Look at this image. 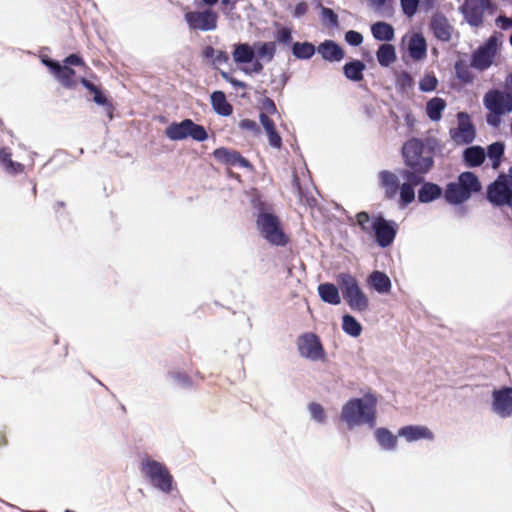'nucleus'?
Masks as SVG:
<instances>
[{"instance_id": "obj_1", "label": "nucleus", "mask_w": 512, "mask_h": 512, "mask_svg": "<svg viewBox=\"0 0 512 512\" xmlns=\"http://www.w3.org/2000/svg\"><path fill=\"white\" fill-rule=\"evenodd\" d=\"M404 168L399 171L404 180L400 188V202L407 206L415 199L414 188L420 185L432 169L434 160L424 142L418 138L407 140L402 146Z\"/></svg>"}, {"instance_id": "obj_2", "label": "nucleus", "mask_w": 512, "mask_h": 512, "mask_svg": "<svg viewBox=\"0 0 512 512\" xmlns=\"http://www.w3.org/2000/svg\"><path fill=\"white\" fill-rule=\"evenodd\" d=\"M377 399L372 394H366L363 398L350 399L342 407L341 418L349 428L368 424L373 427L376 422Z\"/></svg>"}, {"instance_id": "obj_3", "label": "nucleus", "mask_w": 512, "mask_h": 512, "mask_svg": "<svg viewBox=\"0 0 512 512\" xmlns=\"http://www.w3.org/2000/svg\"><path fill=\"white\" fill-rule=\"evenodd\" d=\"M481 189V182L477 175L465 171L458 176L456 182L446 185L444 199L451 205H459L469 200L473 193H478Z\"/></svg>"}, {"instance_id": "obj_4", "label": "nucleus", "mask_w": 512, "mask_h": 512, "mask_svg": "<svg viewBox=\"0 0 512 512\" xmlns=\"http://www.w3.org/2000/svg\"><path fill=\"white\" fill-rule=\"evenodd\" d=\"M140 470L154 488L166 494L172 491L173 476L163 463L147 458L141 461Z\"/></svg>"}, {"instance_id": "obj_5", "label": "nucleus", "mask_w": 512, "mask_h": 512, "mask_svg": "<svg viewBox=\"0 0 512 512\" xmlns=\"http://www.w3.org/2000/svg\"><path fill=\"white\" fill-rule=\"evenodd\" d=\"M256 224L262 237L270 244L285 246L289 242V238L284 233L281 222L276 215L266 212L259 213Z\"/></svg>"}, {"instance_id": "obj_6", "label": "nucleus", "mask_w": 512, "mask_h": 512, "mask_svg": "<svg viewBox=\"0 0 512 512\" xmlns=\"http://www.w3.org/2000/svg\"><path fill=\"white\" fill-rule=\"evenodd\" d=\"M337 280L341 286L343 297L350 308L359 312L365 311L368 308L369 301L360 289L356 278L348 273H341Z\"/></svg>"}, {"instance_id": "obj_7", "label": "nucleus", "mask_w": 512, "mask_h": 512, "mask_svg": "<svg viewBox=\"0 0 512 512\" xmlns=\"http://www.w3.org/2000/svg\"><path fill=\"white\" fill-rule=\"evenodd\" d=\"M166 136L171 140H183L191 137L195 141H205L208 138L206 129L191 119L171 123L165 130Z\"/></svg>"}, {"instance_id": "obj_8", "label": "nucleus", "mask_w": 512, "mask_h": 512, "mask_svg": "<svg viewBox=\"0 0 512 512\" xmlns=\"http://www.w3.org/2000/svg\"><path fill=\"white\" fill-rule=\"evenodd\" d=\"M487 199L494 206H508L512 209V184L505 174H500L487 187Z\"/></svg>"}, {"instance_id": "obj_9", "label": "nucleus", "mask_w": 512, "mask_h": 512, "mask_svg": "<svg viewBox=\"0 0 512 512\" xmlns=\"http://www.w3.org/2000/svg\"><path fill=\"white\" fill-rule=\"evenodd\" d=\"M184 19L191 30L212 31L217 28L218 14L208 8L203 11H189Z\"/></svg>"}, {"instance_id": "obj_10", "label": "nucleus", "mask_w": 512, "mask_h": 512, "mask_svg": "<svg viewBox=\"0 0 512 512\" xmlns=\"http://www.w3.org/2000/svg\"><path fill=\"white\" fill-rule=\"evenodd\" d=\"M299 354L312 361L324 360L325 350L319 339L314 333H304L297 340Z\"/></svg>"}, {"instance_id": "obj_11", "label": "nucleus", "mask_w": 512, "mask_h": 512, "mask_svg": "<svg viewBox=\"0 0 512 512\" xmlns=\"http://www.w3.org/2000/svg\"><path fill=\"white\" fill-rule=\"evenodd\" d=\"M497 43L498 39L495 36L489 37L483 45L473 52L470 66L480 71L488 69L496 55Z\"/></svg>"}, {"instance_id": "obj_12", "label": "nucleus", "mask_w": 512, "mask_h": 512, "mask_svg": "<svg viewBox=\"0 0 512 512\" xmlns=\"http://www.w3.org/2000/svg\"><path fill=\"white\" fill-rule=\"evenodd\" d=\"M372 228L377 244L380 247L390 246L397 234V224L377 215L372 219Z\"/></svg>"}, {"instance_id": "obj_13", "label": "nucleus", "mask_w": 512, "mask_h": 512, "mask_svg": "<svg viewBox=\"0 0 512 512\" xmlns=\"http://www.w3.org/2000/svg\"><path fill=\"white\" fill-rule=\"evenodd\" d=\"M457 118L458 127L450 130V136L457 144H470L476 136L471 118L466 112H459Z\"/></svg>"}, {"instance_id": "obj_14", "label": "nucleus", "mask_w": 512, "mask_h": 512, "mask_svg": "<svg viewBox=\"0 0 512 512\" xmlns=\"http://www.w3.org/2000/svg\"><path fill=\"white\" fill-rule=\"evenodd\" d=\"M490 5V0H465L462 12L471 26L479 27L483 24L484 12Z\"/></svg>"}, {"instance_id": "obj_15", "label": "nucleus", "mask_w": 512, "mask_h": 512, "mask_svg": "<svg viewBox=\"0 0 512 512\" xmlns=\"http://www.w3.org/2000/svg\"><path fill=\"white\" fill-rule=\"evenodd\" d=\"M484 105L494 114H504L512 111V96H505L499 90L488 91L484 96Z\"/></svg>"}, {"instance_id": "obj_16", "label": "nucleus", "mask_w": 512, "mask_h": 512, "mask_svg": "<svg viewBox=\"0 0 512 512\" xmlns=\"http://www.w3.org/2000/svg\"><path fill=\"white\" fill-rule=\"evenodd\" d=\"M492 407L496 414L507 418L512 414V388L504 387L493 391Z\"/></svg>"}, {"instance_id": "obj_17", "label": "nucleus", "mask_w": 512, "mask_h": 512, "mask_svg": "<svg viewBox=\"0 0 512 512\" xmlns=\"http://www.w3.org/2000/svg\"><path fill=\"white\" fill-rule=\"evenodd\" d=\"M44 63L50 68L55 78L63 87L74 89L77 86V80H75L76 73L74 69L65 64L61 65L59 62L53 60H46Z\"/></svg>"}, {"instance_id": "obj_18", "label": "nucleus", "mask_w": 512, "mask_h": 512, "mask_svg": "<svg viewBox=\"0 0 512 512\" xmlns=\"http://www.w3.org/2000/svg\"><path fill=\"white\" fill-rule=\"evenodd\" d=\"M430 29L438 40L442 42L451 40L453 27L442 13L437 12L432 16Z\"/></svg>"}, {"instance_id": "obj_19", "label": "nucleus", "mask_w": 512, "mask_h": 512, "mask_svg": "<svg viewBox=\"0 0 512 512\" xmlns=\"http://www.w3.org/2000/svg\"><path fill=\"white\" fill-rule=\"evenodd\" d=\"M213 156L219 162L230 166H240L245 168L251 167L250 162L235 150H230L224 147L217 148L214 150Z\"/></svg>"}, {"instance_id": "obj_20", "label": "nucleus", "mask_w": 512, "mask_h": 512, "mask_svg": "<svg viewBox=\"0 0 512 512\" xmlns=\"http://www.w3.org/2000/svg\"><path fill=\"white\" fill-rule=\"evenodd\" d=\"M380 185L384 190V195L387 199H393L397 193L400 194L401 185L399 184L398 176L388 170L379 172Z\"/></svg>"}, {"instance_id": "obj_21", "label": "nucleus", "mask_w": 512, "mask_h": 512, "mask_svg": "<svg viewBox=\"0 0 512 512\" xmlns=\"http://www.w3.org/2000/svg\"><path fill=\"white\" fill-rule=\"evenodd\" d=\"M318 53L328 62H339L345 57V52L340 45L333 40H325L318 48Z\"/></svg>"}, {"instance_id": "obj_22", "label": "nucleus", "mask_w": 512, "mask_h": 512, "mask_svg": "<svg viewBox=\"0 0 512 512\" xmlns=\"http://www.w3.org/2000/svg\"><path fill=\"white\" fill-rule=\"evenodd\" d=\"M80 83L93 94V101L96 104L106 108L109 118L112 119L114 110L113 104L108 100L101 89L85 77L80 78Z\"/></svg>"}, {"instance_id": "obj_23", "label": "nucleus", "mask_w": 512, "mask_h": 512, "mask_svg": "<svg viewBox=\"0 0 512 512\" xmlns=\"http://www.w3.org/2000/svg\"><path fill=\"white\" fill-rule=\"evenodd\" d=\"M398 435L404 437L408 442L417 441L420 439L432 440L433 433L425 426L408 425L402 427L398 431Z\"/></svg>"}, {"instance_id": "obj_24", "label": "nucleus", "mask_w": 512, "mask_h": 512, "mask_svg": "<svg viewBox=\"0 0 512 512\" xmlns=\"http://www.w3.org/2000/svg\"><path fill=\"white\" fill-rule=\"evenodd\" d=\"M0 164L9 175L21 174L25 170V166L22 163L12 160V153L9 148L0 149Z\"/></svg>"}, {"instance_id": "obj_25", "label": "nucleus", "mask_w": 512, "mask_h": 512, "mask_svg": "<svg viewBox=\"0 0 512 512\" xmlns=\"http://www.w3.org/2000/svg\"><path fill=\"white\" fill-rule=\"evenodd\" d=\"M418 190V200L421 203H429L441 197L443 191L441 187L432 182H422Z\"/></svg>"}, {"instance_id": "obj_26", "label": "nucleus", "mask_w": 512, "mask_h": 512, "mask_svg": "<svg viewBox=\"0 0 512 512\" xmlns=\"http://www.w3.org/2000/svg\"><path fill=\"white\" fill-rule=\"evenodd\" d=\"M211 105L214 111L221 116H230L233 113L232 105L227 101L222 91H214L211 94Z\"/></svg>"}, {"instance_id": "obj_27", "label": "nucleus", "mask_w": 512, "mask_h": 512, "mask_svg": "<svg viewBox=\"0 0 512 512\" xmlns=\"http://www.w3.org/2000/svg\"><path fill=\"white\" fill-rule=\"evenodd\" d=\"M368 282L372 288L379 293H389L391 291L390 278L381 271H373L368 278Z\"/></svg>"}, {"instance_id": "obj_28", "label": "nucleus", "mask_w": 512, "mask_h": 512, "mask_svg": "<svg viewBox=\"0 0 512 512\" xmlns=\"http://www.w3.org/2000/svg\"><path fill=\"white\" fill-rule=\"evenodd\" d=\"M485 151L480 146L468 147L463 152V159L468 167H478L485 161Z\"/></svg>"}, {"instance_id": "obj_29", "label": "nucleus", "mask_w": 512, "mask_h": 512, "mask_svg": "<svg viewBox=\"0 0 512 512\" xmlns=\"http://www.w3.org/2000/svg\"><path fill=\"white\" fill-rule=\"evenodd\" d=\"M365 68L366 65L362 61L353 60L343 66V74L353 82H360L364 79L363 72Z\"/></svg>"}, {"instance_id": "obj_30", "label": "nucleus", "mask_w": 512, "mask_h": 512, "mask_svg": "<svg viewBox=\"0 0 512 512\" xmlns=\"http://www.w3.org/2000/svg\"><path fill=\"white\" fill-rule=\"evenodd\" d=\"M409 53L413 59L421 60L426 56L427 44L421 34H414L409 42Z\"/></svg>"}, {"instance_id": "obj_31", "label": "nucleus", "mask_w": 512, "mask_h": 512, "mask_svg": "<svg viewBox=\"0 0 512 512\" xmlns=\"http://www.w3.org/2000/svg\"><path fill=\"white\" fill-rule=\"evenodd\" d=\"M318 293L322 301L332 304L338 305L341 302V298L339 295V291L334 284L324 283L318 286Z\"/></svg>"}, {"instance_id": "obj_32", "label": "nucleus", "mask_w": 512, "mask_h": 512, "mask_svg": "<svg viewBox=\"0 0 512 512\" xmlns=\"http://www.w3.org/2000/svg\"><path fill=\"white\" fill-rule=\"evenodd\" d=\"M371 32L375 39L379 41H391L394 38V28L386 22H376L371 26Z\"/></svg>"}, {"instance_id": "obj_33", "label": "nucleus", "mask_w": 512, "mask_h": 512, "mask_svg": "<svg viewBox=\"0 0 512 512\" xmlns=\"http://www.w3.org/2000/svg\"><path fill=\"white\" fill-rule=\"evenodd\" d=\"M232 56L236 63H250L255 56V52L249 44L240 43L234 46Z\"/></svg>"}, {"instance_id": "obj_34", "label": "nucleus", "mask_w": 512, "mask_h": 512, "mask_svg": "<svg viewBox=\"0 0 512 512\" xmlns=\"http://www.w3.org/2000/svg\"><path fill=\"white\" fill-rule=\"evenodd\" d=\"M446 108V102L444 99L434 97L430 99L426 104L427 116L432 121H439L442 117V112Z\"/></svg>"}, {"instance_id": "obj_35", "label": "nucleus", "mask_w": 512, "mask_h": 512, "mask_svg": "<svg viewBox=\"0 0 512 512\" xmlns=\"http://www.w3.org/2000/svg\"><path fill=\"white\" fill-rule=\"evenodd\" d=\"M376 56L378 63L383 67H387L396 60L395 48L391 44H382L378 48Z\"/></svg>"}, {"instance_id": "obj_36", "label": "nucleus", "mask_w": 512, "mask_h": 512, "mask_svg": "<svg viewBox=\"0 0 512 512\" xmlns=\"http://www.w3.org/2000/svg\"><path fill=\"white\" fill-rule=\"evenodd\" d=\"M375 438L379 445L385 450H393L397 444V438L386 428L375 430Z\"/></svg>"}, {"instance_id": "obj_37", "label": "nucleus", "mask_w": 512, "mask_h": 512, "mask_svg": "<svg viewBox=\"0 0 512 512\" xmlns=\"http://www.w3.org/2000/svg\"><path fill=\"white\" fill-rule=\"evenodd\" d=\"M505 146L502 142L492 143L487 147V155L492 161V168L498 169L501 164V158L504 155Z\"/></svg>"}, {"instance_id": "obj_38", "label": "nucleus", "mask_w": 512, "mask_h": 512, "mask_svg": "<svg viewBox=\"0 0 512 512\" xmlns=\"http://www.w3.org/2000/svg\"><path fill=\"white\" fill-rule=\"evenodd\" d=\"M292 53L298 59H310L315 53V46L309 42H295Z\"/></svg>"}, {"instance_id": "obj_39", "label": "nucleus", "mask_w": 512, "mask_h": 512, "mask_svg": "<svg viewBox=\"0 0 512 512\" xmlns=\"http://www.w3.org/2000/svg\"><path fill=\"white\" fill-rule=\"evenodd\" d=\"M342 329L352 337H358L362 332L361 324L351 315H344L342 318Z\"/></svg>"}, {"instance_id": "obj_40", "label": "nucleus", "mask_w": 512, "mask_h": 512, "mask_svg": "<svg viewBox=\"0 0 512 512\" xmlns=\"http://www.w3.org/2000/svg\"><path fill=\"white\" fill-rule=\"evenodd\" d=\"M257 55L261 59H266L268 62L272 61L276 53V43L275 42H259L255 45Z\"/></svg>"}, {"instance_id": "obj_41", "label": "nucleus", "mask_w": 512, "mask_h": 512, "mask_svg": "<svg viewBox=\"0 0 512 512\" xmlns=\"http://www.w3.org/2000/svg\"><path fill=\"white\" fill-rule=\"evenodd\" d=\"M455 73L457 78L464 84L472 83L474 75L470 71V66L464 60H458L455 63Z\"/></svg>"}, {"instance_id": "obj_42", "label": "nucleus", "mask_w": 512, "mask_h": 512, "mask_svg": "<svg viewBox=\"0 0 512 512\" xmlns=\"http://www.w3.org/2000/svg\"><path fill=\"white\" fill-rule=\"evenodd\" d=\"M356 222L360 226L362 232L366 234H371L373 232L371 218L367 212H358L356 214Z\"/></svg>"}, {"instance_id": "obj_43", "label": "nucleus", "mask_w": 512, "mask_h": 512, "mask_svg": "<svg viewBox=\"0 0 512 512\" xmlns=\"http://www.w3.org/2000/svg\"><path fill=\"white\" fill-rule=\"evenodd\" d=\"M437 85L438 80L434 75H425L419 83V88L423 92H430L434 91Z\"/></svg>"}, {"instance_id": "obj_44", "label": "nucleus", "mask_w": 512, "mask_h": 512, "mask_svg": "<svg viewBox=\"0 0 512 512\" xmlns=\"http://www.w3.org/2000/svg\"><path fill=\"white\" fill-rule=\"evenodd\" d=\"M420 0H400L401 8L407 17H413L418 9Z\"/></svg>"}, {"instance_id": "obj_45", "label": "nucleus", "mask_w": 512, "mask_h": 512, "mask_svg": "<svg viewBox=\"0 0 512 512\" xmlns=\"http://www.w3.org/2000/svg\"><path fill=\"white\" fill-rule=\"evenodd\" d=\"M370 5L374 7L377 11L391 14L393 11V1L392 0H369Z\"/></svg>"}, {"instance_id": "obj_46", "label": "nucleus", "mask_w": 512, "mask_h": 512, "mask_svg": "<svg viewBox=\"0 0 512 512\" xmlns=\"http://www.w3.org/2000/svg\"><path fill=\"white\" fill-rule=\"evenodd\" d=\"M309 411L314 420H316L320 423L324 422L325 411H324V408L322 407V405H320L319 403L313 402L309 405Z\"/></svg>"}, {"instance_id": "obj_47", "label": "nucleus", "mask_w": 512, "mask_h": 512, "mask_svg": "<svg viewBox=\"0 0 512 512\" xmlns=\"http://www.w3.org/2000/svg\"><path fill=\"white\" fill-rule=\"evenodd\" d=\"M275 39L279 43L289 44L292 41V31L290 28L282 27L277 30Z\"/></svg>"}, {"instance_id": "obj_48", "label": "nucleus", "mask_w": 512, "mask_h": 512, "mask_svg": "<svg viewBox=\"0 0 512 512\" xmlns=\"http://www.w3.org/2000/svg\"><path fill=\"white\" fill-rule=\"evenodd\" d=\"M345 40L348 44L352 46H359L363 42V36L361 33L357 31L349 30L345 34Z\"/></svg>"}, {"instance_id": "obj_49", "label": "nucleus", "mask_w": 512, "mask_h": 512, "mask_svg": "<svg viewBox=\"0 0 512 512\" xmlns=\"http://www.w3.org/2000/svg\"><path fill=\"white\" fill-rule=\"evenodd\" d=\"M171 377L182 387L192 386L191 378L184 372H172Z\"/></svg>"}, {"instance_id": "obj_50", "label": "nucleus", "mask_w": 512, "mask_h": 512, "mask_svg": "<svg viewBox=\"0 0 512 512\" xmlns=\"http://www.w3.org/2000/svg\"><path fill=\"white\" fill-rule=\"evenodd\" d=\"M266 133L268 136L269 144L276 149H280L282 147V138L276 129L267 131Z\"/></svg>"}, {"instance_id": "obj_51", "label": "nucleus", "mask_w": 512, "mask_h": 512, "mask_svg": "<svg viewBox=\"0 0 512 512\" xmlns=\"http://www.w3.org/2000/svg\"><path fill=\"white\" fill-rule=\"evenodd\" d=\"M321 14L324 19L329 20L331 25H338V15L331 8L322 7Z\"/></svg>"}, {"instance_id": "obj_52", "label": "nucleus", "mask_w": 512, "mask_h": 512, "mask_svg": "<svg viewBox=\"0 0 512 512\" xmlns=\"http://www.w3.org/2000/svg\"><path fill=\"white\" fill-rule=\"evenodd\" d=\"M63 64H65L69 67L70 66H85L84 60L78 54H70L69 56H67L64 59Z\"/></svg>"}, {"instance_id": "obj_53", "label": "nucleus", "mask_w": 512, "mask_h": 512, "mask_svg": "<svg viewBox=\"0 0 512 512\" xmlns=\"http://www.w3.org/2000/svg\"><path fill=\"white\" fill-rule=\"evenodd\" d=\"M239 127L243 130L259 132L258 124L254 120H251V119H242L239 122Z\"/></svg>"}, {"instance_id": "obj_54", "label": "nucleus", "mask_w": 512, "mask_h": 512, "mask_svg": "<svg viewBox=\"0 0 512 512\" xmlns=\"http://www.w3.org/2000/svg\"><path fill=\"white\" fill-rule=\"evenodd\" d=\"M221 75L222 77L227 81L229 82L231 85H233L234 87L236 88H241V89H246L247 88V84L243 81H240L232 76H230L228 73L226 72H221Z\"/></svg>"}, {"instance_id": "obj_55", "label": "nucleus", "mask_w": 512, "mask_h": 512, "mask_svg": "<svg viewBox=\"0 0 512 512\" xmlns=\"http://www.w3.org/2000/svg\"><path fill=\"white\" fill-rule=\"evenodd\" d=\"M308 9H309L308 4L305 1H301L296 4L294 11H293V16L296 18H300L308 12Z\"/></svg>"}, {"instance_id": "obj_56", "label": "nucleus", "mask_w": 512, "mask_h": 512, "mask_svg": "<svg viewBox=\"0 0 512 512\" xmlns=\"http://www.w3.org/2000/svg\"><path fill=\"white\" fill-rule=\"evenodd\" d=\"M260 122H261V124L264 127L266 132L276 129L273 120L270 119L268 117V115L265 114V113H261L260 114Z\"/></svg>"}, {"instance_id": "obj_57", "label": "nucleus", "mask_w": 512, "mask_h": 512, "mask_svg": "<svg viewBox=\"0 0 512 512\" xmlns=\"http://www.w3.org/2000/svg\"><path fill=\"white\" fill-rule=\"evenodd\" d=\"M228 61H229V56H228L227 52L217 51L215 58H214V63L226 64V63H228Z\"/></svg>"}, {"instance_id": "obj_58", "label": "nucleus", "mask_w": 512, "mask_h": 512, "mask_svg": "<svg viewBox=\"0 0 512 512\" xmlns=\"http://www.w3.org/2000/svg\"><path fill=\"white\" fill-rule=\"evenodd\" d=\"M398 82L400 83V85L402 87H405V86H411L412 83H413V79L412 77L410 76L409 73L407 72H403L400 77H399V80Z\"/></svg>"}, {"instance_id": "obj_59", "label": "nucleus", "mask_w": 512, "mask_h": 512, "mask_svg": "<svg viewBox=\"0 0 512 512\" xmlns=\"http://www.w3.org/2000/svg\"><path fill=\"white\" fill-rule=\"evenodd\" d=\"M501 115L502 114H494L491 112L489 115H487V123L489 125L497 127L500 124V116Z\"/></svg>"}, {"instance_id": "obj_60", "label": "nucleus", "mask_w": 512, "mask_h": 512, "mask_svg": "<svg viewBox=\"0 0 512 512\" xmlns=\"http://www.w3.org/2000/svg\"><path fill=\"white\" fill-rule=\"evenodd\" d=\"M497 22L501 23V28L504 30H507L510 27H512V18H508L506 16H499L497 18Z\"/></svg>"}, {"instance_id": "obj_61", "label": "nucleus", "mask_w": 512, "mask_h": 512, "mask_svg": "<svg viewBox=\"0 0 512 512\" xmlns=\"http://www.w3.org/2000/svg\"><path fill=\"white\" fill-rule=\"evenodd\" d=\"M263 107L269 113H274L276 111L275 103L270 98H266V100L263 102Z\"/></svg>"}, {"instance_id": "obj_62", "label": "nucleus", "mask_w": 512, "mask_h": 512, "mask_svg": "<svg viewBox=\"0 0 512 512\" xmlns=\"http://www.w3.org/2000/svg\"><path fill=\"white\" fill-rule=\"evenodd\" d=\"M237 1L238 0H221V3L226 7H230V9L232 10L235 8Z\"/></svg>"}, {"instance_id": "obj_63", "label": "nucleus", "mask_w": 512, "mask_h": 512, "mask_svg": "<svg viewBox=\"0 0 512 512\" xmlns=\"http://www.w3.org/2000/svg\"><path fill=\"white\" fill-rule=\"evenodd\" d=\"M215 54V49L212 47V46H208L206 47V49L204 50V55L205 57L207 58H210V57H213Z\"/></svg>"}, {"instance_id": "obj_64", "label": "nucleus", "mask_w": 512, "mask_h": 512, "mask_svg": "<svg viewBox=\"0 0 512 512\" xmlns=\"http://www.w3.org/2000/svg\"><path fill=\"white\" fill-rule=\"evenodd\" d=\"M252 70H253V72H255V73H260V72H262V70H263V65H262V63H261V62H259V61H255V62L253 63V69H252Z\"/></svg>"}]
</instances>
